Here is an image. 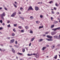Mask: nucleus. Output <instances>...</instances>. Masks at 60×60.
<instances>
[{
  "mask_svg": "<svg viewBox=\"0 0 60 60\" xmlns=\"http://www.w3.org/2000/svg\"><path fill=\"white\" fill-rule=\"evenodd\" d=\"M5 16V13L4 12L2 14H1L0 15V16L1 17L2 19L3 20H4V18L3 17H4V16Z\"/></svg>",
  "mask_w": 60,
  "mask_h": 60,
  "instance_id": "f257e3e1",
  "label": "nucleus"
},
{
  "mask_svg": "<svg viewBox=\"0 0 60 60\" xmlns=\"http://www.w3.org/2000/svg\"><path fill=\"white\" fill-rule=\"evenodd\" d=\"M29 8L27 10L28 11H29L30 10H34V9L31 6H30L29 7Z\"/></svg>",
  "mask_w": 60,
  "mask_h": 60,
  "instance_id": "f03ea898",
  "label": "nucleus"
},
{
  "mask_svg": "<svg viewBox=\"0 0 60 60\" xmlns=\"http://www.w3.org/2000/svg\"><path fill=\"white\" fill-rule=\"evenodd\" d=\"M57 30H60V27L57 28L55 29H52V30H53L54 31H56Z\"/></svg>",
  "mask_w": 60,
  "mask_h": 60,
  "instance_id": "7ed1b4c3",
  "label": "nucleus"
},
{
  "mask_svg": "<svg viewBox=\"0 0 60 60\" xmlns=\"http://www.w3.org/2000/svg\"><path fill=\"white\" fill-rule=\"evenodd\" d=\"M15 41V39H12L11 40L10 43L11 44L13 43Z\"/></svg>",
  "mask_w": 60,
  "mask_h": 60,
  "instance_id": "20e7f679",
  "label": "nucleus"
},
{
  "mask_svg": "<svg viewBox=\"0 0 60 60\" xmlns=\"http://www.w3.org/2000/svg\"><path fill=\"white\" fill-rule=\"evenodd\" d=\"M16 12H14L11 15V17H14V16L16 15Z\"/></svg>",
  "mask_w": 60,
  "mask_h": 60,
  "instance_id": "39448f33",
  "label": "nucleus"
},
{
  "mask_svg": "<svg viewBox=\"0 0 60 60\" xmlns=\"http://www.w3.org/2000/svg\"><path fill=\"white\" fill-rule=\"evenodd\" d=\"M39 54L37 53L35 55V56L37 58H38V57H39Z\"/></svg>",
  "mask_w": 60,
  "mask_h": 60,
  "instance_id": "423d86ee",
  "label": "nucleus"
},
{
  "mask_svg": "<svg viewBox=\"0 0 60 60\" xmlns=\"http://www.w3.org/2000/svg\"><path fill=\"white\" fill-rule=\"evenodd\" d=\"M56 32H53L51 33V35H54L56 34Z\"/></svg>",
  "mask_w": 60,
  "mask_h": 60,
  "instance_id": "0eeeda50",
  "label": "nucleus"
},
{
  "mask_svg": "<svg viewBox=\"0 0 60 60\" xmlns=\"http://www.w3.org/2000/svg\"><path fill=\"white\" fill-rule=\"evenodd\" d=\"M35 9L36 11H38L39 10V8L37 7H35Z\"/></svg>",
  "mask_w": 60,
  "mask_h": 60,
  "instance_id": "6e6552de",
  "label": "nucleus"
},
{
  "mask_svg": "<svg viewBox=\"0 0 60 60\" xmlns=\"http://www.w3.org/2000/svg\"><path fill=\"white\" fill-rule=\"evenodd\" d=\"M47 38H52L53 37L52 36H50L49 35L47 36Z\"/></svg>",
  "mask_w": 60,
  "mask_h": 60,
  "instance_id": "1a4fd4ad",
  "label": "nucleus"
},
{
  "mask_svg": "<svg viewBox=\"0 0 60 60\" xmlns=\"http://www.w3.org/2000/svg\"><path fill=\"white\" fill-rule=\"evenodd\" d=\"M48 41H53V40H52V39L50 38L49 39L46 38V39Z\"/></svg>",
  "mask_w": 60,
  "mask_h": 60,
  "instance_id": "9d476101",
  "label": "nucleus"
},
{
  "mask_svg": "<svg viewBox=\"0 0 60 60\" xmlns=\"http://www.w3.org/2000/svg\"><path fill=\"white\" fill-rule=\"evenodd\" d=\"M57 55H56L54 57V58H55V59H57Z\"/></svg>",
  "mask_w": 60,
  "mask_h": 60,
  "instance_id": "9b49d317",
  "label": "nucleus"
},
{
  "mask_svg": "<svg viewBox=\"0 0 60 60\" xmlns=\"http://www.w3.org/2000/svg\"><path fill=\"white\" fill-rule=\"evenodd\" d=\"M46 47H44L43 48H42V50H44L45 49H46Z\"/></svg>",
  "mask_w": 60,
  "mask_h": 60,
  "instance_id": "f8f14e48",
  "label": "nucleus"
},
{
  "mask_svg": "<svg viewBox=\"0 0 60 60\" xmlns=\"http://www.w3.org/2000/svg\"><path fill=\"white\" fill-rule=\"evenodd\" d=\"M55 45H53L52 46V49H54L55 48Z\"/></svg>",
  "mask_w": 60,
  "mask_h": 60,
  "instance_id": "ddd939ff",
  "label": "nucleus"
},
{
  "mask_svg": "<svg viewBox=\"0 0 60 60\" xmlns=\"http://www.w3.org/2000/svg\"><path fill=\"white\" fill-rule=\"evenodd\" d=\"M20 9L21 11H23L22 10H23V8L22 7H21L20 8Z\"/></svg>",
  "mask_w": 60,
  "mask_h": 60,
  "instance_id": "4468645a",
  "label": "nucleus"
},
{
  "mask_svg": "<svg viewBox=\"0 0 60 60\" xmlns=\"http://www.w3.org/2000/svg\"><path fill=\"white\" fill-rule=\"evenodd\" d=\"M43 41V39H39V42H40L41 41Z\"/></svg>",
  "mask_w": 60,
  "mask_h": 60,
  "instance_id": "2eb2a0df",
  "label": "nucleus"
},
{
  "mask_svg": "<svg viewBox=\"0 0 60 60\" xmlns=\"http://www.w3.org/2000/svg\"><path fill=\"white\" fill-rule=\"evenodd\" d=\"M12 51L13 53H14L15 52V50H14V49L13 48L12 49Z\"/></svg>",
  "mask_w": 60,
  "mask_h": 60,
  "instance_id": "dca6fc26",
  "label": "nucleus"
},
{
  "mask_svg": "<svg viewBox=\"0 0 60 60\" xmlns=\"http://www.w3.org/2000/svg\"><path fill=\"white\" fill-rule=\"evenodd\" d=\"M36 23L37 24H39L40 23V22L39 21H36Z\"/></svg>",
  "mask_w": 60,
  "mask_h": 60,
  "instance_id": "f3484780",
  "label": "nucleus"
},
{
  "mask_svg": "<svg viewBox=\"0 0 60 60\" xmlns=\"http://www.w3.org/2000/svg\"><path fill=\"white\" fill-rule=\"evenodd\" d=\"M54 38H55V39L56 38H57V36L56 35V36H54Z\"/></svg>",
  "mask_w": 60,
  "mask_h": 60,
  "instance_id": "a211bd4d",
  "label": "nucleus"
},
{
  "mask_svg": "<svg viewBox=\"0 0 60 60\" xmlns=\"http://www.w3.org/2000/svg\"><path fill=\"white\" fill-rule=\"evenodd\" d=\"M34 39H35V38H31V41H33L34 40Z\"/></svg>",
  "mask_w": 60,
  "mask_h": 60,
  "instance_id": "6ab92c4d",
  "label": "nucleus"
},
{
  "mask_svg": "<svg viewBox=\"0 0 60 60\" xmlns=\"http://www.w3.org/2000/svg\"><path fill=\"white\" fill-rule=\"evenodd\" d=\"M34 18V17H33V16H31L30 17V19H33Z\"/></svg>",
  "mask_w": 60,
  "mask_h": 60,
  "instance_id": "aec40b11",
  "label": "nucleus"
},
{
  "mask_svg": "<svg viewBox=\"0 0 60 60\" xmlns=\"http://www.w3.org/2000/svg\"><path fill=\"white\" fill-rule=\"evenodd\" d=\"M43 26H40L39 27V29H40L41 28H43Z\"/></svg>",
  "mask_w": 60,
  "mask_h": 60,
  "instance_id": "412c9836",
  "label": "nucleus"
},
{
  "mask_svg": "<svg viewBox=\"0 0 60 60\" xmlns=\"http://www.w3.org/2000/svg\"><path fill=\"white\" fill-rule=\"evenodd\" d=\"M15 34H14V33H13L12 34V35L13 36H15Z\"/></svg>",
  "mask_w": 60,
  "mask_h": 60,
  "instance_id": "4be33fe9",
  "label": "nucleus"
},
{
  "mask_svg": "<svg viewBox=\"0 0 60 60\" xmlns=\"http://www.w3.org/2000/svg\"><path fill=\"white\" fill-rule=\"evenodd\" d=\"M40 18H43V16L42 15H40Z\"/></svg>",
  "mask_w": 60,
  "mask_h": 60,
  "instance_id": "5701e85b",
  "label": "nucleus"
},
{
  "mask_svg": "<svg viewBox=\"0 0 60 60\" xmlns=\"http://www.w3.org/2000/svg\"><path fill=\"white\" fill-rule=\"evenodd\" d=\"M20 18L21 19H22V20H24V18L23 17H20Z\"/></svg>",
  "mask_w": 60,
  "mask_h": 60,
  "instance_id": "b1692460",
  "label": "nucleus"
},
{
  "mask_svg": "<svg viewBox=\"0 0 60 60\" xmlns=\"http://www.w3.org/2000/svg\"><path fill=\"white\" fill-rule=\"evenodd\" d=\"M15 44H18V41H15Z\"/></svg>",
  "mask_w": 60,
  "mask_h": 60,
  "instance_id": "393cba45",
  "label": "nucleus"
},
{
  "mask_svg": "<svg viewBox=\"0 0 60 60\" xmlns=\"http://www.w3.org/2000/svg\"><path fill=\"white\" fill-rule=\"evenodd\" d=\"M13 5H14V7H15L16 8L17 7V6H16V5H15V4H13Z\"/></svg>",
  "mask_w": 60,
  "mask_h": 60,
  "instance_id": "a878e982",
  "label": "nucleus"
},
{
  "mask_svg": "<svg viewBox=\"0 0 60 60\" xmlns=\"http://www.w3.org/2000/svg\"><path fill=\"white\" fill-rule=\"evenodd\" d=\"M7 26L8 27H11V25L10 24H9Z\"/></svg>",
  "mask_w": 60,
  "mask_h": 60,
  "instance_id": "bb28decb",
  "label": "nucleus"
},
{
  "mask_svg": "<svg viewBox=\"0 0 60 60\" xmlns=\"http://www.w3.org/2000/svg\"><path fill=\"white\" fill-rule=\"evenodd\" d=\"M13 31H14L15 32H16V30H15V29H13Z\"/></svg>",
  "mask_w": 60,
  "mask_h": 60,
  "instance_id": "cd10ccee",
  "label": "nucleus"
},
{
  "mask_svg": "<svg viewBox=\"0 0 60 60\" xmlns=\"http://www.w3.org/2000/svg\"><path fill=\"white\" fill-rule=\"evenodd\" d=\"M18 55H22V54L21 53H18Z\"/></svg>",
  "mask_w": 60,
  "mask_h": 60,
  "instance_id": "c85d7f7f",
  "label": "nucleus"
},
{
  "mask_svg": "<svg viewBox=\"0 0 60 60\" xmlns=\"http://www.w3.org/2000/svg\"><path fill=\"white\" fill-rule=\"evenodd\" d=\"M31 55H32V54H27V55L28 56H31Z\"/></svg>",
  "mask_w": 60,
  "mask_h": 60,
  "instance_id": "c756f323",
  "label": "nucleus"
},
{
  "mask_svg": "<svg viewBox=\"0 0 60 60\" xmlns=\"http://www.w3.org/2000/svg\"><path fill=\"white\" fill-rule=\"evenodd\" d=\"M25 28L26 29H28V27L27 26Z\"/></svg>",
  "mask_w": 60,
  "mask_h": 60,
  "instance_id": "7c9ffc66",
  "label": "nucleus"
},
{
  "mask_svg": "<svg viewBox=\"0 0 60 60\" xmlns=\"http://www.w3.org/2000/svg\"><path fill=\"white\" fill-rule=\"evenodd\" d=\"M54 27V25H52L51 27V28H53Z\"/></svg>",
  "mask_w": 60,
  "mask_h": 60,
  "instance_id": "2f4dec72",
  "label": "nucleus"
},
{
  "mask_svg": "<svg viewBox=\"0 0 60 60\" xmlns=\"http://www.w3.org/2000/svg\"><path fill=\"white\" fill-rule=\"evenodd\" d=\"M58 22L57 21H55L54 22V24H57Z\"/></svg>",
  "mask_w": 60,
  "mask_h": 60,
  "instance_id": "473e14b6",
  "label": "nucleus"
},
{
  "mask_svg": "<svg viewBox=\"0 0 60 60\" xmlns=\"http://www.w3.org/2000/svg\"><path fill=\"white\" fill-rule=\"evenodd\" d=\"M42 2H38V4H42Z\"/></svg>",
  "mask_w": 60,
  "mask_h": 60,
  "instance_id": "72a5a7b5",
  "label": "nucleus"
},
{
  "mask_svg": "<svg viewBox=\"0 0 60 60\" xmlns=\"http://www.w3.org/2000/svg\"><path fill=\"white\" fill-rule=\"evenodd\" d=\"M53 3V1H50L49 2V4H51V3Z\"/></svg>",
  "mask_w": 60,
  "mask_h": 60,
  "instance_id": "f704fd0d",
  "label": "nucleus"
},
{
  "mask_svg": "<svg viewBox=\"0 0 60 60\" xmlns=\"http://www.w3.org/2000/svg\"><path fill=\"white\" fill-rule=\"evenodd\" d=\"M10 22V21L9 20H8L7 22V23H9Z\"/></svg>",
  "mask_w": 60,
  "mask_h": 60,
  "instance_id": "c9c22d12",
  "label": "nucleus"
},
{
  "mask_svg": "<svg viewBox=\"0 0 60 60\" xmlns=\"http://www.w3.org/2000/svg\"><path fill=\"white\" fill-rule=\"evenodd\" d=\"M30 33L31 34H33V31L32 30H30Z\"/></svg>",
  "mask_w": 60,
  "mask_h": 60,
  "instance_id": "e433bc0d",
  "label": "nucleus"
},
{
  "mask_svg": "<svg viewBox=\"0 0 60 60\" xmlns=\"http://www.w3.org/2000/svg\"><path fill=\"white\" fill-rule=\"evenodd\" d=\"M22 52H24L25 51V49H22Z\"/></svg>",
  "mask_w": 60,
  "mask_h": 60,
  "instance_id": "4c0bfd02",
  "label": "nucleus"
},
{
  "mask_svg": "<svg viewBox=\"0 0 60 60\" xmlns=\"http://www.w3.org/2000/svg\"><path fill=\"white\" fill-rule=\"evenodd\" d=\"M18 28H19V29H21V28H22V27H21V26H19L18 27Z\"/></svg>",
  "mask_w": 60,
  "mask_h": 60,
  "instance_id": "58836bf2",
  "label": "nucleus"
},
{
  "mask_svg": "<svg viewBox=\"0 0 60 60\" xmlns=\"http://www.w3.org/2000/svg\"><path fill=\"white\" fill-rule=\"evenodd\" d=\"M55 5L56 6H58V5H57V3H56L55 4Z\"/></svg>",
  "mask_w": 60,
  "mask_h": 60,
  "instance_id": "ea45409f",
  "label": "nucleus"
},
{
  "mask_svg": "<svg viewBox=\"0 0 60 60\" xmlns=\"http://www.w3.org/2000/svg\"><path fill=\"white\" fill-rule=\"evenodd\" d=\"M49 33V32H45V34H48Z\"/></svg>",
  "mask_w": 60,
  "mask_h": 60,
  "instance_id": "a19ab883",
  "label": "nucleus"
},
{
  "mask_svg": "<svg viewBox=\"0 0 60 60\" xmlns=\"http://www.w3.org/2000/svg\"><path fill=\"white\" fill-rule=\"evenodd\" d=\"M15 5H17V2H15Z\"/></svg>",
  "mask_w": 60,
  "mask_h": 60,
  "instance_id": "79ce46f5",
  "label": "nucleus"
},
{
  "mask_svg": "<svg viewBox=\"0 0 60 60\" xmlns=\"http://www.w3.org/2000/svg\"><path fill=\"white\" fill-rule=\"evenodd\" d=\"M10 38H11L10 37H8L7 38L8 39H10Z\"/></svg>",
  "mask_w": 60,
  "mask_h": 60,
  "instance_id": "37998d69",
  "label": "nucleus"
},
{
  "mask_svg": "<svg viewBox=\"0 0 60 60\" xmlns=\"http://www.w3.org/2000/svg\"><path fill=\"white\" fill-rule=\"evenodd\" d=\"M5 50L4 49H3L2 50V51H5Z\"/></svg>",
  "mask_w": 60,
  "mask_h": 60,
  "instance_id": "c03bdc74",
  "label": "nucleus"
},
{
  "mask_svg": "<svg viewBox=\"0 0 60 60\" xmlns=\"http://www.w3.org/2000/svg\"><path fill=\"white\" fill-rule=\"evenodd\" d=\"M24 32V31L23 30H21V32L22 33H23Z\"/></svg>",
  "mask_w": 60,
  "mask_h": 60,
  "instance_id": "a18cd8bd",
  "label": "nucleus"
},
{
  "mask_svg": "<svg viewBox=\"0 0 60 60\" xmlns=\"http://www.w3.org/2000/svg\"><path fill=\"white\" fill-rule=\"evenodd\" d=\"M58 20H59V23H60V19L58 18Z\"/></svg>",
  "mask_w": 60,
  "mask_h": 60,
  "instance_id": "49530a36",
  "label": "nucleus"
},
{
  "mask_svg": "<svg viewBox=\"0 0 60 60\" xmlns=\"http://www.w3.org/2000/svg\"><path fill=\"white\" fill-rule=\"evenodd\" d=\"M2 20H0V23H2Z\"/></svg>",
  "mask_w": 60,
  "mask_h": 60,
  "instance_id": "de8ad7c7",
  "label": "nucleus"
},
{
  "mask_svg": "<svg viewBox=\"0 0 60 60\" xmlns=\"http://www.w3.org/2000/svg\"><path fill=\"white\" fill-rule=\"evenodd\" d=\"M15 47L16 48H18V46L16 45H15Z\"/></svg>",
  "mask_w": 60,
  "mask_h": 60,
  "instance_id": "09e8293b",
  "label": "nucleus"
},
{
  "mask_svg": "<svg viewBox=\"0 0 60 60\" xmlns=\"http://www.w3.org/2000/svg\"><path fill=\"white\" fill-rule=\"evenodd\" d=\"M56 14H59V12H57L56 13Z\"/></svg>",
  "mask_w": 60,
  "mask_h": 60,
  "instance_id": "8fccbe9b",
  "label": "nucleus"
},
{
  "mask_svg": "<svg viewBox=\"0 0 60 60\" xmlns=\"http://www.w3.org/2000/svg\"><path fill=\"white\" fill-rule=\"evenodd\" d=\"M14 26H17V24H14Z\"/></svg>",
  "mask_w": 60,
  "mask_h": 60,
  "instance_id": "3c124183",
  "label": "nucleus"
},
{
  "mask_svg": "<svg viewBox=\"0 0 60 60\" xmlns=\"http://www.w3.org/2000/svg\"><path fill=\"white\" fill-rule=\"evenodd\" d=\"M51 20H52V19H53V17H51Z\"/></svg>",
  "mask_w": 60,
  "mask_h": 60,
  "instance_id": "603ef678",
  "label": "nucleus"
},
{
  "mask_svg": "<svg viewBox=\"0 0 60 60\" xmlns=\"http://www.w3.org/2000/svg\"><path fill=\"white\" fill-rule=\"evenodd\" d=\"M3 29V28L2 27L0 28V30H1L2 29Z\"/></svg>",
  "mask_w": 60,
  "mask_h": 60,
  "instance_id": "864d4df0",
  "label": "nucleus"
},
{
  "mask_svg": "<svg viewBox=\"0 0 60 60\" xmlns=\"http://www.w3.org/2000/svg\"><path fill=\"white\" fill-rule=\"evenodd\" d=\"M5 10H7V9L6 8H5Z\"/></svg>",
  "mask_w": 60,
  "mask_h": 60,
  "instance_id": "5fc2aeb1",
  "label": "nucleus"
},
{
  "mask_svg": "<svg viewBox=\"0 0 60 60\" xmlns=\"http://www.w3.org/2000/svg\"><path fill=\"white\" fill-rule=\"evenodd\" d=\"M54 10H56V8L55 7H54Z\"/></svg>",
  "mask_w": 60,
  "mask_h": 60,
  "instance_id": "6e6d98bb",
  "label": "nucleus"
},
{
  "mask_svg": "<svg viewBox=\"0 0 60 60\" xmlns=\"http://www.w3.org/2000/svg\"><path fill=\"white\" fill-rule=\"evenodd\" d=\"M25 49H26L27 51V50H28V49H27L28 48H27L26 47V48H25Z\"/></svg>",
  "mask_w": 60,
  "mask_h": 60,
  "instance_id": "4d7b16f0",
  "label": "nucleus"
},
{
  "mask_svg": "<svg viewBox=\"0 0 60 60\" xmlns=\"http://www.w3.org/2000/svg\"><path fill=\"white\" fill-rule=\"evenodd\" d=\"M19 14H21V12L19 11Z\"/></svg>",
  "mask_w": 60,
  "mask_h": 60,
  "instance_id": "13d9d810",
  "label": "nucleus"
},
{
  "mask_svg": "<svg viewBox=\"0 0 60 60\" xmlns=\"http://www.w3.org/2000/svg\"><path fill=\"white\" fill-rule=\"evenodd\" d=\"M47 47H49V45H47Z\"/></svg>",
  "mask_w": 60,
  "mask_h": 60,
  "instance_id": "bf43d9fd",
  "label": "nucleus"
},
{
  "mask_svg": "<svg viewBox=\"0 0 60 60\" xmlns=\"http://www.w3.org/2000/svg\"><path fill=\"white\" fill-rule=\"evenodd\" d=\"M31 43H30L29 45V46H31Z\"/></svg>",
  "mask_w": 60,
  "mask_h": 60,
  "instance_id": "052dcab7",
  "label": "nucleus"
},
{
  "mask_svg": "<svg viewBox=\"0 0 60 60\" xmlns=\"http://www.w3.org/2000/svg\"><path fill=\"white\" fill-rule=\"evenodd\" d=\"M52 13H53V14H54V11H52Z\"/></svg>",
  "mask_w": 60,
  "mask_h": 60,
  "instance_id": "680f3d73",
  "label": "nucleus"
},
{
  "mask_svg": "<svg viewBox=\"0 0 60 60\" xmlns=\"http://www.w3.org/2000/svg\"><path fill=\"white\" fill-rule=\"evenodd\" d=\"M2 8H0V10H2Z\"/></svg>",
  "mask_w": 60,
  "mask_h": 60,
  "instance_id": "e2e57ef3",
  "label": "nucleus"
},
{
  "mask_svg": "<svg viewBox=\"0 0 60 60\" xmlns=\"http://www.w3.org/2000/svg\"><path fill=\"white\" fill-rule=\"evenodd\" d=\"M36 54H33V55H35H35H36Z\"/></svg>",
  "mask_w": 60,
  "mask_h": 60,
  "instance_id": "0e129e2a",
  "label": "nucleus"
},
{
  "mask_svg": "<svg viewBox=\"0 0 60 60\" xmlns=\"http://www.w3.org/2000/svg\"><path fill=\"white\" fill-rule=\"evenodd\" d=\"M0 51H2V49H1L0 48Z\"/></svg>",
  "mask_w": 60,
  "mask_h": 60,
  "instance_id": "69168bd1",
  "label": "nucleus"
},
{
  "mask_svg": "<svg viewBox=\"0 0 60 60\" xmlns=\"http://www.w3.org/2000/svg\"><path fill=\"white\" fill-rule=\"evenodd\" d=\"M45 35H43V36H45Z\"/></svg>",
  "mask_w": 60,
  "mask_h": 60,
  "instance_id": "338daca9",
  "label": "nucleus"
},
{
  "mask_svg": "<svg viewBox=\"0 0 60 60\" xmlns=\"http://www.w3.org/2000/svg\"><path fill=\"white\" fill-rule=\"evenodd\" d=\"M59 38L60 39V35H59Z\"/></svg>",
  "mask_w": 60,
  "mask_h": 60,
  "instance_id": "774afa93",
  "label": "nucleus"
}]
</instances>
